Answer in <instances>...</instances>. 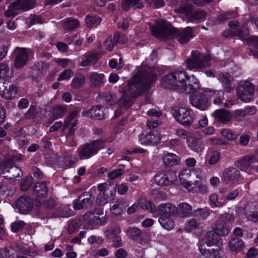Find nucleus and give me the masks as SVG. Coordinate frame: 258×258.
Instances as JSON below:
<instances>
[{"mask_svg":"<svg viewBox=\"0 0 258 258\" xmlns=\"http://www.w3.org/2000/svg\"><path fill=\"white\" fill-rule=\"evenodd\" d=\"M134 74L127 85L121 90L122 97L120 103L126 108L132 105L133 99L142 95L149 90L151 85L158 78L155 68L149 66H137Z\"/></svg>","mask_w":258,"mask_h":258,"instance_id":"obj_1","label":"nucleus"},{"mask_svg":"<svg viewBox=\"0 0 258 258\" xmlns=\"http://www.w3.org/2000/svg\"><path fill=\"white\" fill-rule=\"evenodd\" d=\"M191 77L184 71H176L163 78L161 85L165 89L175 90L186 94H192L198 90L199 84L195 81L191 83Z\"/></svg>","mask_w":258,"mask_h":258,"instance_id":"obj_2","label":"nucleus"},{"mask_svg":"<svg viewBox=\"0 0 258 258\" xmlns=\"http://www.w3.org/2000/svg\"><path fill=\"white\" fill-rule=\"evenodd\" d=\"M105 141L96 140L82 145L78 150V156L80 159H89L95 155L98 151L104 148Z\"/></svg>","mask_w":258,"mask_h":258,"instance_id":"obj_3","label":"nucleus"},{"mask_svg":"<svg viewBox=\"0 0 258 258\" xmlns=\"http://www.w3.org/2000/svg\"><path fill=\"white\" fill-rule=\"evenodd\" d=\"M172 114L176 120L183 125L189 126L194 121L193 112L185 106H175L172 110Z\"/></svg>","mask_w":258,"mask_h":258,"instance_id":"obj_4","label":"nucleus"},{"mask_svg":"<svg viewBox=\"0 0 258 258\" xmlns=\"http://www.w3.org/2000/svg\"><path fill=\"white\" fill-rule=\"evenodd\" d=\"M254 86L247 81H240L236 89L237 97L243 102L250 101L253 96Z\"/></svg>","mask_w":258,"mask_h":258,"instance_id":"obj_5","label":"nucleus"},{"mask_svg":"<svg viewBox=\"0 0 258 258\" xmlns=\"http://www.w3.org/2000/svg\"><path fill=\"white\" fill-rule=\"evenodd\" d=\"M151 32L153 36L157 38H173L175 37L177 38L179 34L178 28H169L164 24L152 26L151 28Z\"/></svg>","mask_w":258,"mask_h":258,"instance_id":"obj_6","label":"nucleus"},{"mask_svg":"<svg viewBox=\"0 0 258 258\" xmlns=\"http://www.w3.org/2000/svg\"><path fill=\"white\" fill-rule=\"evenodd\" d=\"M211 60V55L209 52L202 53L199 50H194L190 53V56L185 61V64H205Z\"/></svg>","mask_w":258,"mask_h":258,"instance_id":"obj_7","label":"nucleus"},{"mask_svg":"<svg viewBox=\"0 0 258 258\" xmlns=\"http://www.w3.org/2000/svg\"><path fill=\"white\" fill-rule=\"evenodd\" d=\"M105 217V215L104 214L101 208L95 209L87 212L84 215V218L88 219L89 223L100 225H103L106 223Z\"/></svg>","mask_w":258,"mask_h":258,"instance_id":"obj_8","label":"nucleus"},{"mask_svg":"<svg viewBox=\"0 0 258 258\" xmlns=\"http://www.w3.org/2000/svg\"><path fill=\"white\" fill-rule=\"evenodd\" d=\"M240 172L235 167L225 168L221 175L222 181L226 184L237 182L240 180Z\"/></svg>","mask_w":258,"mask_h":258,"instance_id":"obj_9","label":"nucleus"},{"mask_svg":"<svg viewBox=\"0 0 258 258\" xmlns=\"http://www.w3.org/2000/svg\"><path fill=\"white\" fill-rule=\"evenodd\" d=\"M239 216H244L249 221H258L256 208L251 203H247L243 207H238L236 210Z\"/></svg>","mask_w":258,"mask_h":258,"instance_id":"obj_10","label":"nucleus"},{"mask_svg":"<svg viewBox=\"0 0 258 258\" xmlns=\"http://www.w3.org/2000/svg\"><path fill=\"white\" fill-rule=\"evenodd\" d=\"M190 102L193 106L201 110H206L210 105L202 89L198 90L195 95L190 96Z\"/></svg>","mask_w":258,"mask_h":258,"instance_id":"obj_11","label":"nucleus"},{"mask_svg":"<svg viewBox=\"0 0 258 258\" xmlns=\"http://www.w3.org/2000/svg\"><path fill=\"white\" fill-rule=\"evenodd\" d=\"M14 64H27L29 59V49L26 48L16 47L11 55Z\"/></svg>","mask_w":258,"mask_h":258,"instance_id":"obj_12","label":"nucleus"},{"mask_svg":"<svg viewBox=\"0 0 258 258\" xmlns=\"http://www.w3.org/2000/svg\"><path fill=\"white\" fill-rule=\"evenodd\" d=\"M93 200L94 198L89 192H85L74 201L73 208L75 210L88 208L91 206Z\"/></svg>","mask_w":258,"mask_h":258,"instance_id":"obj_13","label":"nucleus"},{"mask_svg":"<svg viewBox=\"0 0 258 258\" xmlns=\"http://www.w3.org/2000/svg\"><path fill=\"white\" fill-rule=\"evenodd\" d=\"M155 180L159 185L167 186L177 181V176L173 171H167L155 175Z\"/></svg>","mask_w":258,"mask_h":258,"instance_id":"obj_14","label":"nucleus"},{"mask_svg":"<svg viewBox=\"0 0 258 258\" xmlns=\"http://www.w3.org/2000/svg\"><path fill=\"white\" fill-rule=\"evenodd\" d=\"M211 246L215 245L216 248L221 249L222 245L221 238L214 231L207 232L204 238L199 242V245Z\"/></svg>","mask_w":258,"mask_h":258,"instance_id":"obj_15","label":"nucleus"},{"mask_svg":"<svg viewBox=\"0 0 258 258\" xmlns=\"http://www.w3.org/2000/svg\"><path fill=\"white\" fill-rule=\"evenodd\" d=\"M84 116L95 119H103L106 117L105 109L101 105H95L90 109L82 112Z\"/></svg>","mask_w":258,"mask_h":258,"instance_id":"obj_16","label":"nucleus"},{"mask_svg":"<svg viewBox=\"0 0 258 258\" xmlns=\"http://www.w3.org/2000/svg\"><path fill=\"white\" fill-rule=\"evenodd\" d=\"M218 78L222 84L223 91L228 93H230L234 91L233 77L229 73H220Z\"/></svg>","mask_w":258,"mask_h":258,"instance_id":"obj_17","label":"nucleus"},{"mask_svg":"<svg viewBox=\"0 0 258 258\" xmlns=\"http://www.w3.org/2000/svg\"><path fill=\"white\" fill-rule=\"evenodd\" d=\"M227 219L233 220L234 218L231 215L228 213H225L221 215L220 217V222H221V223L217 222L216 224V228L214 231L220 237L222 236L228 235L229 232V229L224 225L225 223V220Z\"/></svg>","mask_w":258,"mask_h":258,"instance_id":"obj_18","label":"nucleus"},{"mask_svg":"<svg viewBox=\"0 0 258 258\" xmlns=\"http://www.w3.org/2000/svg\"><path fill=\"white\" fill-rule=\"evenodd\" d=\"M16 207L22 214H26L33 208V203L29 197L21 196L16 202Z\"/></svg>","mask_w":258,"mask_h":258,"instance_id":"obj_19","label":"nucleus"},{"mask_svg":"<svg viewBox=\"0 0 258 258\" xmlns=\"http://www.w3.org/2000/svg\"><path fill=\"white\" fill-rule=\"evenodd\" d=\"M256 112V109L255 106H249L243 109H239L235 110L232 116L237 121H242L245 119L248 116L253 115Z\"/></svg>","mask_w":258,"mask_h":258,"instance_id":"obj_20","label":"nucleus"},{"mask_svg":"<svg viewBox=\"0 0 258 258\" xmlns=\"http://www.w3.org/2000/svg\"><path fill=\"white\" fill-rule=\"evenodd\" d=\"M161 135L156 132H150L146 134H142L140 137V141L142 144H158L161 140Z\"/></svg>","mask_w":258,"mask_h":258,"instance_id":"obj_21","label":"nucleus"},{"mask_svg":"<svg viewBox=\"0 0 258 258\" xmlns=\"http://www.w3.org/2000/svg\"><path fill=\"white\" fill-rule=\"evenodd\" d=\"M254 162H258V158L252 155H246L236 161L234 165L241 170L245 171Z\"/></svg>","mask_w":258,"mask_h":258,"instance_id":"obj_22","label":"nucleus"},{"mask_svg":"<svg viewBox=\"0 0 258 258\" xmlns=\"http://www.w3.org/2000/svg\"><path fill=\"white\" fill-rule=\"evenodd\" d=\"M182 12L189 15L190 21L197 23L204 21L207 16L206 12L203 10L191 12L190 9L186 7L183 8Z\"/></svg>","mask_w":258,"mask_h":258,"instance_id":"obj_23","label":"nucleus"},{"mask_svg":"<svg viewBox=\"0 0 258 258\" xmlns=\"http://www.w3.org/2000/svg\"><path fill=\"white\" fill-rule=\"evenodd\" d=\"M176 207L170 203L161 204L158 206L157 213L160 216H176Z\"/></svg>","mask_w":258,"mask_h":258,"instance_id":"obj_24","label":"nucleus"},{"mask_svg":"<svg viewBox=\"0 0 258 258\" xmlns=\"http://www.w3.org/2000/svg\"><path fill=\"white\" fill-rule=\"evenodd\" d=\"M179 33L177 39L178 42L182 44L187 43L195 36L193 34V30L190 27H187L184 29H179Z\"/></svg>","mask_w":258,"mask_h":258,"instance_id":"obj_25","label":"nucleus"},{"mask_svg":"<svg viewBox=\"0 0 258 258\" xmlns=\"http://www.w3.org/2000/svg\"><path fill=\"white\" fill-rule=\"evenodd\" d=\"M102 55V53L99 52L89 51L82 56V62L81 64H95Z\"/></svg>","mask_w":258,"mask_h":258,"instance_id":"obj_26","label":"nucleus"},{"mask_svg":"<svg viewBox=\"0 0 258 258\" xmlns=\"http://www.w3.org/2000/svg\"><path fill=\"white\" fill-rule=\"evenodd\" d=\"M192 215V207L187 203H181L176 207V216L183 218Z\"/></svg>","mask_w":258,"mask_h":258,"instance_id":"obj_27","label":"nucleus"},{"mask_svg":"<svg viewBox=\"0 0 258 258\" xmlns=\"http://www.w3.org/2000/svg\"><path fill=\"white\" fill-rule=\"evenodd\" d=\"M212 115L215 119L222 123L229 122L232 117V114L229 111L223 109L215 110L213 113Z\"/></svg>","mask_w":258,"mask_h":258,"instance_id":"obj_28","label":"nucleus"},{"mask_svg":"<svg viewBox=\"0 0 258 258\" xmlns=\"http://www.w3.org/2000/svg\"><path fill=\"white\" fill-rule=\"evenodd\" d=\"M48 187L45 182H38L33 187V193L35 196L43 198L48 194Z\"/></svg>","mask_w":258,"mask_h":258,"instance_id":"obj_29","label":"nucleus"},{"mask_svg":"<svg viewBox=\"0 0 258 258\" xmlns=\"http://www.w3.org/2000/svg\"><path fill=\"white\" fill-rule=\"evenodd\" d=\"M11 7L13 9L26 12L31 10L33 6L30 0H18L11 3Z\"/></svg>","mask_w":258,"mask_h":258,"instance_id":"obj_30","label":"nucleus"},{"mask_svg":"<svg viewBox=\"0 0 258 258\" xmlns=\"http://www.w3.org/2000/svg\"><path fill=\"white\" fill-rule=\"evenodd\" d=\"M83 39L78 36L77 34H69L66 35L64 41L68 45H72L74 48H79L83 42Z\"/></svg>","mask_w":258,"mask_h":258,"instance_id":"obj_31","label":"nucleus"},{"mask_svg":"<svg viewBox=\"0 0 258 258\" xmlns=\"http://www.w3.org/2000/svg\"><path fill=\"white\" fill-rule=\"evenodd\" d=\"M228 246L231 251L239 252L244 248V243L243 241L238 237L231 238L228 243Z\"/></svg>","mask_w":258,"mask_h":258,"instance_id":"obj_32","label":"nucleus"},{"mask_svg":"<svg viewBox=\"0 0 258 258\" xmlns=\"http://www.w3.org/2000/svg\"><path fill=\"white\" fill-rule=\"evenodd\" d=\"M77 125V120H75L73 121L72 124H64L63 128L69 129V133L66 136L67 141L69 142L70 144L72 146H75L76 145V141L75 139L74 134L75 128L74 127Z\"/></svg>","mask_w":258,"mask_h":258,"instance_id":"obj_33","label":"nucleus"},{"mask_svg":"<svg viewBox=\"0 0 258 258\" xmlns=\"http://www.w3.org/2000/svg\"><path fill=\"white\" fill-rule=\"evenodd\" d=\"M17 92V88L14 85H11L8 88L6 87L4 90L0 91V95L6 100H12L16 97Z\"/></svg>","mask_w":258,"mask_h":258,"instance_id":"obj_34","label":"nucleus"},{"mask_svg":"<svg viewBox=\"0 0 258 258\" xmlns=\"http://www.w3.org/2000/svg\"><path fill=\"white\" fill-rule=\"evenodd\" d=\"M163 161L165 166L172 167L180 163V159L174 154L168 153L163 157Z\"/></svg>","mask_w":258,"mask_h":258,"instance_id":"obj_35","label":"nucleus"},{"mask_svg":"<svg viewBox=\"0 0 258 258\" xmlns=\"http://www.w3.org/2000/svg\"><path fill=\"white\" fill-rule=\"evenodd\" d=\"M199 248L202 254L205 257L204 258H217L220 249L218 248L207 249L205 245H199Z\"/></svg>","mask_w":258,"mask_h":258,"instance_id":"obj_36","label":"nucleus"},{"mask_svg":"<svg viewBox=\"0 0 258 258\" xmlns=\"http://www.w3.org/2000/svg\"><path fill=\"white\" fill-rule=\"evenodd\" d=\"M80 22L77 19L68 18L64 20L62 27L66 31H73L80 26Z\"/></svg>","mask_w":258,"mask_h":258,"instance_id":"obj_37","label":"nucleus"},{"mask_svg":"<svg viewBox=\"0 0 258 258\" xmlns=\"http://www.w3.org/2000/svg\"><path fill=\"white\" fill-rule=\"evenodd\" d=\"M144 7L142 0H123L122 2V9L128 11L132 7L141 9Z\"/></svg>","mask_w":258,"mask_h":258,"instance_id":"obj_38","label":"nucleus"},{"mask_svg":"<svg viewBox=\"0 0 258 258\" xmlns=\"http://www.w3.org/2000/svg\"><path fill=\"white\" fill-rule=\"evenodd\" d=\"M126 233L130 238L138 242H140L144 236V234L141 230L136 227H129Z\"/></svg>","mask_w":258,"mask_h":258,"instance_id":"obj_39","label":"nucleus"},{"mask_svg":"<svg viewBox=\"0 0 258 258\" xmlns=\"http://www.w3.org/2000/svg\"><path fill=\"white\" fill-rule=\"evenodd\" d=\"M85 22L88 28L96 27L101 22V18L97 15H88L86 16Z\"/></svg>","mask_w":258,"mask_h":258,"instance_id":"obj_40","label":"nucleus"},{"mask_svg":"<svg viewBox=\"0 0 258 258\" xmlns=\"http://www.w3.org/2000/svg\"><path fill=\"white\" fill-rule=\"evenodd\" d=\"M188 191L193 193L205 194L207 191V187L199 181L191 183Z\"/></svg>","mask_w":258,"mask_h":258,"instance_id":"obj_41","label":"nucleus"},{"mask_svg":"<svg viewBox=\"0 0 258 258\" xmlns=\"http://www.w3.org/2000/svg\"><path fill=\"white\" fill-rule=\"evenodd\" d=\"M188 146L191 149L197 152H200L202 151L203 146L201 141L197 138H194L192 135L191 138L188 140Z\"/></svg>","mask_w":258,"mask_h":258,"instance_id":"obj_42","label":"nucleus"},{"mask_svg":"<svg viewBox=\"0 0 258 258\" xmlns=\"http://www.w3.org/2000/svg\"><path fill=\"white\" fill-rule=\"evenodd\" d=\"M85 81L86 78L84 75L76 74L72 81L71 87L74 89H79L84 85Z\"/></svg>","mask_w":258,"mask_h":258,"instance_id":"obj_43","label":"nucleus"},{"mask_svg":"<svg viewBox=\"0 0 258 258\" xmlns=\"http://www.w3.org/2000/svg\"><path fill=\"white\" fill-rule=\"evenodd\" d=\"M103 78L104 75L103 74H98L97 73L91 74L89 78L92 87H100L103 83Z\"/></svg>","mask_w":258,"mask_h":258,"instance_id":"obj_44","label":"nucleus"},{"mask_svg":"<svg viewBox=\"0 0 258 258\" xmlns=\"http://www.w3.org/2000/svg\"><path fill=\"white\" fill-rule=\"evenodd\" d=\"M125 209V206L123 201H117L110 208L112 214L117 216L120 215Z\"/></svg>","mask_w":258,"mask_h":258,"instance_id":"obj_45","label":"nucleus"},{"mask_svg":"<svg viewBox=\"0 0 258 258\" xmlns=\"http://www.w3.org/2000/svg\"><path fill=\"white\" fill-rule=\"evenodd\" d=\"M158 221L164 228L168 230L172 229L174 226V222L170 217L160 216Z\"/></svg>","mask_w":258,"mask_h":258,"instance_id":"obj_46","label":"nucleus"},{"mask_svg":"<svg viewBox=\"0 0 258 258\" xmlns=\"http://www.w3.org/2000/svg\"><path fill=\"white\" fill-rule=\"evenodd\" d=\"M210 215L209 211L206 209H197L192 212V216L200 220L206 219Z\"/></svg>","mask_w":258,"mask_h":258,"instance_id":"obj_47","label":"nucleus"},{"mask_svg":"<svg viewBox=\"0 0 258 258\" xmlns=\"http://www.w3.org/2000/svg\"><path fill=\"white\" fill-rule=\"evenodd\" d=\"M113 39L115 44H124L128 41L126 35L119 32H115L113 34Z\"/></svg>","mask_w":258,"mask_h":258,"instance_id":"obj_48","label":"nucleus"},{"mask_svg":"<svg viewBox=\"0 0 258 258\" xmlns=\"http://www.w3.org/2000/svg\"><path fill=\"white\" fill-rule=\"evenodd\" d=\"M21 156L20 155H12L9 156L5 161L4 164L5 169L9 168V166H14L15 163L21 160Z\"/></svg>","mask_w":258,"mask_h":258,"instance_id":"obj_49","label":"nucleus"},{"mask_svg":"<svg viewBox=\"0 0 258 258\" xmlns=\"http://www.w3.org/2000/svg\"><path fill=\"white\" fill-rule=\"evenodd\" d=\"M38 114V111L36 106L31 105L28 110L25 114V117L28 119H35Z\"/></svg>","mask_w":258,"mask_h":258,"instance_id":"obj_50","label":"nucleus"},{"mask_svg":"<svg viewBox=\"0 0 258 258\" xmlns=\"http://www.w3.org/2000/svg\"><path fill=\"white\" fill-rule=\"evenodd\" d=\"M5 170L10 173V178L11 179L15 178L20 176L21 173V170L17 166H9L7 169L4 168Z\"/></svg>","mask_w":258,"mask_h":258,"instance_id":"obj_51","label":"nucleus"},{"mask_svg":"<svg viewBox=\"0 0 258 258\" xmlns=\"http://www.w3.org/2000/svg\"><path fill=\"white\" fill-rule=\"evenodd\" d=\"M13 75L12 69H10L9 66H0V78L5 79L11 77Z\"/></svg>","mask_w":258,"mask_h":258,"instance_id":"obj_52","label":"nucleus"},{"mask_svg":"<svg viewBox=\"0 0 258 258\" xmlns=\"http://www.w3.org/2000/svg\"><path fill=\"white\" fill-rule=\"evenodd\" d=\"M189 176L188 174L185 173L184 172H180L179 174V179L180 180V183L185 187L188 190L190 186V184L191 183L189 182L187 179L189 178Z\"/></svg>","mask_w":258,"mask_h":258,"instance_id":"obj_53","label":"nucleus"},{"mask_svg":"<svg viewBox=\"0 0 258 258\" xmlns=\"http://www.w3.org/2000/svg\"><path fill=\"white\" fill-rule=\"evenodd\" d=\"M81 226V221L78 219H75L71 221L68 227V230L69 233H72L78 230Z\"/></svg>","mask_w":258,"mask_h":258,"instance_id":"obj_54","label":"nucleus"},{"mask_svg":"<svg viewBox=\"0 0 258 258\" xmlns=\"http://www.w3.org/2000/svg\"><path fill=\"white\" fill-rule=\"evenodd\" d=\"M25 225L26 224L23 221H15L11 225V230L14 232H18L24 228Z\"/></svg>","mask_w":258,"mask_h":258,"instance_id":"obj_55","label":"nucleus"},{"mask_svg":"<svg viewBox=\"0 0 258 258\" xmlns=\"http://www.w3.org/2000/svg\"><path fill=\"white\" fill-rule=\"evenodd\" d=\"M120 232V228L117 226H114L110 229L107 230L105 231V235L108 239H110L118 236Z\"/></svg>","mask_w":258,"mask_h":258,"instance_id":"obj_56","label":"nucleus"},{"mask_svg":"<svg viewBox=\"0 0 258 258\" xmlns=\"http://www.w3.org/2000/svg\"><path fill=\"white\" fill-rule=\"evenodd\" d=\"M236 36L239 37L241 40H244L248 39L249 34L248 30L246 27L238 28L236 30Z\"/></svg>","mask_w":258,"mask_h":258,"instance_id":"obj_57","label":"nucleus"},{"mask_svg":"<svg viewBox=\"0 0 258 258\" xmlns=\"http://www.w3.org/2000/svg\"><path fill=\"white\" fill-rule=\"evenodd\" d=\"M218 199V196L216 194H213L210 196V205L212 208L222 207L224 205V203L219 201Z\"/></svg>","mask_w":258,"mask_h":258,"instance_id":"obj_58","label":"nucleus"},{"mask_svg":"<svg viewBox=\"0 0 258 258\" xmlns=\"http://www.w3.org/2000/svg\"><path fill=\"white\" fill-rule=\"evenodd\" d=\"M202 90L203 91V93L205 94L206 97H209V98H214V97L220 95L221 93L223 94L222 91L220 90H216L209 88Z\"/></svg>","mask_w":258,"mask_h":258,"instance_id":"obj_59","label":"nucleus"},{"mask_svg":"<svg viewBox=\"0 0 258 258\" xmlns=\"http://www.w3.org/2000/svg\"><path fill=\"white\" fill-rule=\"evenodd\" d=\"M220 154L217 151H213L210 155L208 163L210 165H213L216 164L220 159Z\"/></svg>","mask_w":258,"mask_h":258,"instance_id":"obj_60","label":"nucleus"},{"mask_svg":"<svg viewBox=\"0 0 258 258\" xmlns=\"http://www.w3.org/2000/svg\"><path fill=\"white\" fill-rule=\"evenodd\" d=\"M33 183V178L31 176L27 177L25 178L21 183V189L23 191L28 190L31 187Z\"/></svg>","mask_w":258,"mask_h":258,"instance_id":"obj_61","label":"nucleus"},{"mask_svg":"<svg viewBox=\"0 0 258 258\" xmlns=\"http://www.w3.org/2000/svg\"><path fill=\"white\" fill-rule=\"evenodd\" d=\"M105 99L106 103L109 105H113L115 104L117 99L115 96L111 92H107L105 94Z\"/></svg>","mask_w":258,"mask_h":258,"instance_id":"obj_62","label":"nucleus"},{"mask_svg":"<svg viewBox=\"0 0 258 258\" xmlns=\"http://www.w3.org/2000/svg\"><path fill=\"white\" fill-rule=\"evenodd\" d=\"M108 195L106 192H100L97 197L96 203L100 205H103L107 202Z\"/></svg>","mask_w":258,"mask_h":258,"instance_id":"obj_63","label":"nucleus"},{"mask_svg":"<svg viewBox=\"0 0 258 258\" xmlns=\"http://www.w3.org/2000/svg\"><path fill=\"white\" fill-rule=\"evenodd\" d=\"M73 75V72L70 69L65 70L60 74L57 78V81H60L64 80H68Z\"/></svg>","mask_w":258,"mask_h":258,"instance_id":"obj_64","label":"nucleus"}]
</instances>
